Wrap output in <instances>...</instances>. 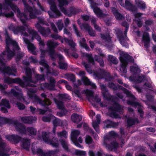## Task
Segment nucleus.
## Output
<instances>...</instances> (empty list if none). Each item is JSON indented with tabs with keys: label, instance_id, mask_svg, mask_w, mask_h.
I'll use <instances>...</instances> for the list:
<instances>
[{
	"label": "nucleus",
	"instance_id": "obj_14",
	"mask_svg": "<svg viewBox=\"0 0 156 156\" xmlns=\"http://www.w3.org/2000/svg\"><path fill=\"white\" fill-rule=\"evenodd\" d=\"M2 121L5 124H8L9 125L14 126L17 131L20 132V122L17 120H14L12 119L6 118H2Z\"/></svg>",
	"mask_w": 156,
	"mask_h": 156
},
{
	"label": "nucleus",
	"instance_id": "obj_59",
	"mask_svg": "<svg viewBox=\"0 0 156 156\" xmlns=\"http://www.w3.org/2000/svg\"><path fill=\"white\" fill-rule=\"evenodd\" d=\"M127 64L121 63V68L120 69V70L123 73H126L127 69L126 66Z\"/></svg>",
	"mask_w": 156,
	"mask_h": 156
},
{
	"label": "nucleus",
	"instance_id": "obj_34",
	"mask_svg": "<svg viewBox=\"0 0 156 156\" xmlns=\"http://www.w3.org/2000/svg\"><path fill=\"white\" fill-rule=\"evenodd\" d=\"M129 40V39L126 35V37H124L123 38L119 40L120 43L123 47H124L126 48H129V45L127 42V41Z\"/></svg>",
	"mask_w": 156,
	"mask_h": 156
},
{
	"label": "nucleus",
	"instance_id": "obj_13",
	"mask_svg": "<svg viewBox=\"0 0 156 156\" xmlns=\"http://www.w3.org/2000/svg\"><path fill=\"white\" fill-rule=\"evenodd\" d=\"M121 63L128 64L129 62H133L134 61L133 58L127 53H123L120 55L119 58Z\"/></svg>",
	"mask_w": 156,
	"mask_h": 156
},
{
	"label": "nucleus",
	"instance_id": "obj_12",
	"mask_svg": "<svg viewBox=\"0 0 156 156\" xmlns=\"http://www.w3.org/2000/svg\"><path fill=\"white\" fill-rule=\"evenodd\" d=\"M100 87L102 90V93L103 98L108 101L112 102L115 98L114 96L110 95L108 93V90L106 86L104 84H102L100 85Z\"/></svg>",
	"mask_w": 156,
	"mask_h": 156
},
{
	"label": "nucleus",
	"instance_id": "obj_28",
	"mask_svg": "<svg viewBox=\"0 0 156 156\" xmlns=\"http://www.w3.org/2000/svg\"><path fill=\"white\" fill-rule=\"evenodd\" d=\"M23 148L27 151H29L30 145V140L27 138H23L22 140Z\"/></svg>",
	"mask_w": 156,
	"mask_h": 156
},
{
	"label": "nucleus",
	"instance_id": "obj_1",
	"mask_svg": "<svg viewBox=\"0 0 156 156\" xmlns=\"http://www.w3.org/2000/svg\"><path fill=\"white\" fill-rule=\"evenodd\" d=\"M22 1L24 5V12L22 13L20 12V21L22 23L23 25L20 26V33L21 30L25 31L27 29L28 32L32 35V39H36L38 41L39 45L44 47L45 46L44 41L41 40V36L35 30L29 28V26L27 23V21L31 19L37 18V15H41V12L36 8L32 7L27 3L28 2H31V0Z\"/></svg>",
	"mask_w": 156,
	"mask_h": 156
},
{
	"label": "nucleus",
	"instance_id": "obj_10",
	"mask_svg": "<svg viewBox=\"0 0 156 156\" xmlns=\"http://www.w3.org/2000/svg\"><path fill=\"white\" fill-rule=\"evenodd\" d=\"M5 42L6 47L9 48L10 46H12V49L18 50L20 49V47L17 42L10 38L8 33L7 31L5 33Z\"/></svg>",
	"mask_w": 156,
	"mask_h": 156
},
{
	"label": "nucleus",
	"instance_id": "obj_11",
	"mask_svg": "<svg viewBox=\"0 0 156 156\" xmlns=\"http://www.w3.org/2000/svg\"><path fill=\"white\" fill-rule=\"evenodd\" d=\"M50 9L51 11H48V13L51 18H57L62 16L60 12L57 9L55 4L50 5Z\"/></svg>",
	"mask_w": 156,
	"mask_h": 156
},
{
	"label": "nucleus",
	"instance_id": "obj_41",
	"mask_svg": "<svg viewBox=\"0 0 156 156\" xmlns=\"http://www.w3.org/2000/svg\"><path fill=\"white\" fill-rule=\"evenodd\" d=\"M135 1L136 4L138 6L140 7V9L143 10L146 8V5L144 2L141 1L140 0L138 1L135 0Z\"/></svg>",
	"mask_w": 156,
	"mask_h": 156
},
{
	"label": "nucleus",
	"instance_id": "obj_40",
	"mask_svg": "<svg viewBox=\"0 0 156 156\" xmlns=\"http://www.w3.org/2000/svg\"><path fill=\"white\" fill-rule=\"evenodd\" d=\"M28 49L30 53L34 55H36L37 53L35 51L36 49L35 47L33 44L30 43L27 46Z\"/></svg>",
	"mask_w": 156,
	"mask_h": 156
},
{
	"label": "nucleus",
	"instance_id": "obj_61",
	"mask_svg": "<svg viewBox=\"0 0 156 156\" xmlns=\"http://www.w3.org/2000/svg\"><path fill=\"white\" fill-rule=\"evenodd\" d=\"M96 61L99 62L100 66L102 67L104 66V63L102 58L98 56L96 58Z\"/></svg>",
	"mask_w": 156,
	"mask_h": 156
},
{
	"label": "nucleus",
	"instance_id": "obj_64",
	"mask_svg": "<svg viewBox=\"0 0 156 156\" xmlns=\"http://www.w3.org/2000/svg\"><path fill=\"white\" fill-rule=\"evenodd\" d=\"M85 93L86 96L88 97H92L94 96V92L89 89H87L86 90Z\"/></svg>",
	"mask_w": 156,
	"mask_h": 156
},
{
	"label": "nucleus",
	"instance_id": "obj_8",
	"mask_svg": "<svg viewBox=\"0 0 156 156\" xmlns=\"http://www.w3.org/2000/svg\"><path fill=\"white\" fill-rule=\"evenodd\" d=\"M37 129L33 127H28L27 128L20 123V134H28L30 135H35L37 134Z\"/></svg>",
	"mask_w": 156,
	"mask_h": 156
},
{
	"label": "nucleus",
	"instance_id": "obj_38",
	"mask_svg": "<svg viewBox=\"0 0 156 156\" xmlns=\"http://www.w3.org/2000/svg\"><path fill=\"white\" fill-rule=\"evenodd\" d=\"M67 79L72 82L76 81V77L75 75L71 73H67L65 74Z\"/></svg>",
	"mask_w": 156,
	"mask_h": 156
},
{
	"label": "nucleus",
	"instance_id": "obj_47",
	"mask_svg": "<svg viewBox=\"0 0 156 156\" xmlns=\"http://www.w3.org/2000/svg\"><path fill=\"white\" fill-rule=\"evenodd\" d=\"M67 132L65 130H63L61 132L57 133V135L58 137H63L65 138L67 136Z\"/></svg>",
	"mask_w": 156,
	"mask_h": 156
},
{
	"label": "nucleus",
	"instance_id": "obj_52",
	"mask_svg": "<svg viewBox=\"0 0 156 156\" xmlns=\"http://www.w3.org/2000/svg\"><path fill=\"white\" fill-rule=\"evenodd\" d=\"M35 78L38 81H44L45 80V76L44 74H37L35 76Z\"/></svg>",
	"mask_w": 156,
	"mask_h": 156
},
{
	"label": "nucleus",
	"instance_id": "obj_39",
	"mask_svg": "<svg viewBox=\"0 0 156 156\" xmlns=\"http://www.w3.org/2000/svg\"><path fill=\"white\" fill-rule=\"evenodd\" d=\"M100 35L101 38L105 41L109 42L111 40V38L109 34H101Z\"/></svg>",
	"mask_w": 156,
	"mask_h": 156
},
{
	"label": "nucleus",
	"instance_id": "obj_3",
	"mask_svg": "<svg viewBox=\"0 0 156 156\" xmlns=\"http://www.w3.org/2000/svg\"><path fill=\"white\" fill-rule=\"evenodd\" d=\"M57 42H54L51 40H49L47 41V45L48 47V52L50 57L53 61H55L56 56H58L59 61H62L64 58L63 56L60 54L56 53L55 48L58 45Z\"/></svg>",
	"mask_w": 156,
	"mask_h": 156
},
{
	"label": "nucleus",
	"instance_id": "obj_55",
	"mask_svg": "<svg viewBox=\"0 0 156 156\" xmlns=\"http://www.w3.org/2000/svg\"><path fill=\"white\" fill-rule=\"evenodd\" d=\"M81 80L85 85L89 86L90 84V81L86 76L82 77Z\"/></svg>",
	"mask_w": 156,
	"mask_h": 156
},
{
	"label": "nucleus",
	"instance_id": "obj_37",
	"mask_svg": "<svg viewBox=\"0 0 156 156\" xmlns=\"http://www.w3.org/2000/svg\"><path fill=\"white\" fill-rule=\"evenodd\" d=\"M58 6L60 8V9L62 13L63 12V8H65L63 6L64 5H67L68 4V2L66 0H58Z\"/></svg>",
	"mask_w": 156,
	"mask_h": 156
},
{
	"label": "nucleus",
	"instance_id": "obj_26",
	"mask_svg": "<svg viewBox=\"0 0 156 156\" xmlns=\"http://www.w3.org/2000/svg\"><path fill=\"white\" fill-rule=\"evenodd\" d=\"M21 119L23 123L30 124H32L34 121L33 117L30 116L22 117Z\"/></svg>",
	"mask_w": 156,
	"mask_h": 156
},
{
	"label": "nucleus",
	"instance_id": "obj_42",
	"mask_svg": "<svg viewBox=\"0 0 156 156\" xmlns=\"http://www.w3.org/2000/svg\"><path fill=\"white\" fill-rule=\"evenodd\" d=\"M55 117L53 115L51 114H49L48 115L43 116L42 119L43 121L47 122H50L51 119Z\"/></svg>",
	"mask_w": 156,
	"mask_h": 156
},
{
	"label": "nucleus",
	"instance_id": "obj_17",
	"mask_svg": "<svg viewBox=\"0 0 156 156\" xmlns=\"http://www.w3.org/2000/svg\"><path fill=\"white\" fill-rule=\"evenodd\" d=\"M49 83H44L43 84L44 87L47 89L50 90H55V84L56 81L54 78L51 77L49 80Z\"/></svg>",
	"mask_w": 156,
	"mask_h": 156
},
{
	"label": "nucleus",
	"instance_id": "obj_51",
	"mask_svg": "<svg viewBox=\"0 0 156 156\" xmlns=\"http://www.w3.org/2000/svg\"><path fill=\"white\" fill-rule=\"evenodd\" d=\"M1 103L2 105L5 106L8 108H10V106L9 101L6 99H2L1 101Z\"/></svg>",
	"mask_w": 156,
	"mask_h": 156
},
{
	"label": "nucleus",
	"instance_id": "obj_58",
	"mask_svg": "<svg viewBox=\"0 0 156 156\" xmlns=\"http://www.w3.org/2000/svg\"><path fill=\"white\" fill-rule=\"evenodd\" d=\"M127 103L128 105L135 107H136L137 106H139L140 105L139 102L131 100H128Z\"/></svg>",
	"mask_w": 156,
	"mask_h": 156
},
{
	"label": "nucleus",
	"instance_id": "obj_43",
	"mask_svg": "<svg viewBox=\"0 0 156 156\" xmlns=\"http://www.w3.org/2000/svg\"><path fill=\"white\" fill-rule=\"evenodd\" d=\"M55 119L53 121V126H62V122L59 119L54 117Z\"/></svg>",
	"mask_w": 156,
	"mask_h": 156
},
{
	"label": "nucleus",
	"instance_id": "obj_45",
	"mask_svg": "<svg viewBox=\"0 0 156 156\" xmlns=\"http://www.w3.org/2000/svg\"><path fill=\"white\" fill-rule=\"evenodd\" d=\"M84 55L85 57L87 58L88 61L90 63H92L93 65L94 64V61L92 54H89L87 53H85Z\"/></svg>",
	"mask_w": 156,
	"mask_h": 156
},
{
	"label": "nucleus",
	"instance_id": "obj_31",
	"mask_svg": "<svg viewBox=\"0 0 156 156\" xmlns=\"http://www.w3.org/2000/svg\"><path fill=\"white\" fill-rule=\"evenodd\" d=\"M136 122L137 123H139V121L137 119H133L131 117L127 118V123L128 126L130 127L134 125Z\"/></svg>",
	"mask_w": 156,
	"mask_h": 156
},
{
	"label": "nucleus",
	"instance_id": "obj_63",
	"mask_svg": "<svg viewBox=\"0 0 156 156\" xmlns=\"http://www.w3.org/2000/svg\"><path fill=\"white\" fill-rule=\"evenodd\" d=\"M5 16L7 18L12 17L14 16V14L12 11L7 13H2L1 16Z\"/></svg>",
	"mask_w": 156,
	"mask_h": 156
},
{
	"label": "nucleus",
	"instance_id": "obj_4",
	"mask_svg": "<svg viewBox=\"0 0 156 156\" xmlns=\"http://www.w3.org/2000/svg\"><path fill=\"white\" fill-rule=\"evenodd\" d=\"M27 94L30 98L32 99L34 98L35 100L40 105L47 109L48 108V106L52 103L50 99L47 98V95L44 93H41L40 95L42 98H44L43 100L41 99L38 96L35 95L34 93L28 92Z\"/></svg>",
	"mask_w": 156,
	"mask_h": 156
},
{
	"label": "nucleus",
	"instance_id": "obj_23",
	"mask_svg": "<svg viewBox=\"0 0 156 156\" xmlns=\"http://www.w3.org/2000/svg\"><path fill=\"white\" fill-rule=\"evenodd\" d=\"M142 39L144 41L145 47L146 48H148L149 47V44L150 42V38L148 33L147 32L143 34Z\"/></svg>",
	"mask_w": 156,
	"mask_h": 156
},
{
	"label": "nucleus",
	"instance_id": "obj_35",
	"mask_svg": "<svg viewBox=\"0 0 156 156\" xmlns=\"http://www.w3.org/2000/svg\"><path fill=\"white\" fill-rule=\"evenodd\" d=\"M86 40L84 38H82L81 41H79L80 46L86 49L87 51H90V49L88 45L86 43Z\"/></svg>",
	"mask_w": 156,
	"mask_h": 156
},
{
	"label": "nucleus",
	"instance_id": "obj_62",
	"mask_svg": "<svg viewBox=\"0 0 156 156\" xmlns=\"http://www.w3.org/2000/svg\"><path fill=\"white\" fill-rule=\"evenodd\" d=\"M85 141L87 144H89L92 143L93 140L90 136L87 135L85 137Z\"/></svg>",
	"mask_w": 156,
	"mask_h": 156
},
{
	"label": "nucleus",
	"instance_id": "obj_44",
	"mask_svg": "<svg viewBox=\"0 0 156 156\" xmlns=\"http://www.w3.org/2000/svg\"><path fill=\"white\" fill-rule=\"evenodd\" d=\"M53 100L59 109H62L64 108L63 103L62 101L58 100L55 98H54Z\"/></svg>",
	"mask_w": 156,
	"mask_h": 156
},
{
	"label": "nucleus",
	"instance_id": "obj_20",
	"mask_svg": "<svg viewBox=\"0 0 156 156\" xmlns=\"http://www.w3.org/2000/svg\"><path fill=\"white\" fill-rule=\"evenodd\" d=\"M81 28H83L85 30H87L89 34L91 37L95 36V32L94 30H93L90 27L89 24L88 23H83L81 26Z\"/></svg>",
	"mask_w": 156,
	"mask_h": 156
},
{
	"label": "nucleus",
	"instance_id": "obj_46",
	"mask_svg": "<svg viewBox=\"0 0 156 156\" xmlns=\"http://www.w3.org/2000/svg\"><path fill=\"white\" fill-rule=\"evenodd\" d=\"M108 60L114 64H117L118 62L117 59L115 57L111 55H108Z\"/></svg>",
	"mask_w": 156,
	"mask_h": 156
},
{
	"label": "nucleus",
	"instance_id": "obj_30",
	"mask_svg": "<svg viewBox=\"0 0 156 156\" xmlns=\"http://www.w3.org/2000/svg\"><path fill=\"white\" fill-rule=\"evenodd\" d=\"M106 145L108 149L110 151L113 149H117L119 147V144L116 141L111 142L110 144H106Z\"/></svg>",
	"mask_w": 156,
	"mask_h": 156
},
{
	"label": "nucleus",
	"instance_id": "obj_7",
	"mask_svg": "<svg viewBox=\"0 0 156 156\" xmlns=\"http://www.w3.org/2000/svg\"><path fill=\"white\" fill-rule=\"evenodd\" d=\"M0 64L1 66H4L3 68L0 67V70L3 73L6 74L9 76H15V73L16 72V69L14 68H11L9 66H5V63L1 58H0Z\"/></svg>",
	"mask_w": 156,
	"mask_h": 156
},
{
	"label": "nucleus",
	"instance_id": "obj_15",
	"mask_svg": "<svg viewBox=\"0 0 156 156\" xmlns=\"http://www.w3.org/2000/svg\"><path fill=\"white\" fill-rule=\"evenodd\" d=\"M35 25L38 31L44 36L47 37L48 34L51 33L50 30L48 27L45 29L38 23L35 24Z\"/></svg>",
	"mask_w": 156,
	"mask_h": 156
},
{
	"label": "nucleus",
	"instance_id": "obj_22",
	"mask_svg": "<svg viewBox=\"0 0 156 156\" xmlns=\"http://www.w3.org/2000/svg\"><path fill=\"white\" fill-rule=\"evenodd\" d=\"M32 77L29 76H23V81L20 78V86L25 87L28 83H30Z\"/></svg>",
	"mask_w": 156,
	"mask_h": 156
},
{
	"label": "nucleus",
	"instance_id": "obj_56",
	"mask_svg": "<svg viewBox=\"0 0 156 156\" xmlns=\"http://www.w3.org/2000/svg\"><path fill=\"white\" fill-rule=\"evenodd\" d=\"M62 111L59 112H57V115L60 117H62L63 116L65 115L67 113L68 111L65 108H63L62 109Z\"/></svg>",
	"mask_w": 156,
	"mask_h": 156
},
{
	"label": "nucleus",
	"instance_id": "obj_6",
	"mask_svg": "<svg viewBox=\"0 0 156 156\" xmlns=\"http://www.w3.org/2000/svg\"><path fill=\"white\" fill-rule=\"evenodd\" d=\"M112 102L113 103V106H110L108 109L112 111L110 114L113 116L115 118H119V115L116 112L119 113H123L124 106L120 105L118 102L115 101L114 99Z\"/></svg>",
	"mask_w": 156,
	"mask_h": 156
},
{
	"label": "nucleus",
	"instance_id": "obj_60",
	"mask_svg": "<svg viewBox=\"0 0 156 156\" xmlns=\"http://www.w3.org/2000/svg\"><path fill=\"white\" fill-rule=\"evenodd\" d=\"M73 28L74 31L77 37H80V32L78 30V28L76 24H74L73 25Z\"/></svg>",
	"mask_w": 156,
	"mask_h": 156
},
{
	"label": "nucleus",
	"instance_id": "obj_50",
	"mask_svg": "<svg viewBox=\"0 0 156 156\" xmlns=\"http://www.w3.org/2000/svg\"><path fill=\"white\" fill-rule=\"evenodd\" d=\"M58 96L61 99H66L70 100L71 99L70 97L68 94L66 93L59 94Z\"/></svg>",
	"mask_w": 156,
	"mask_h": 156
},
{
	"label": "nucleus",
	"instance_id": "obj_36",
	"mask_svg": "<svg viewBox=\"0 0 156 156\" xmlns=\"http://www.w3.org/2000/svg\"><path fill=\"white\" fill-rule=\"evenodd\" d=\"M80 134V132L78 130H75L73 131L72 132L71 134V137L72 141L77 140V137Z\"/></svg>",
	"mask_w": 156,
	"mask_h": 156
},
{
	"label": "nucleus",
	"instance_id": "obj_2",
	"mask_svg": "<svg viewBox=\"0 0 156 156\" xmlns=\"http://www.w3.org/2000/svg\"><path fill=\"white\" fill-rule=\"evenodd\" d=\"M100 73L103 77L105 78L106 81H109L108 86L110 88L114 90H116L118 89L121 90L123 91L124 93L126 94L128 97L134 100L136 99L134 96L131 93L130 91L125 88L119 84L116 85L113 83L109 82L113 80L115 78L113 76L110 75V73L107 72L104 70L102 69L101 70Z\"/></svg>",
	"mask_w": 156,
	"mask_h": 156
},
{
	"label": "nucleus",
	"instance_id": "obj_25",
	"mask_svg": "<svg viewBox=\"0 0 156 156\" xmlns=\"http://www.w3.org/2000/svg\"><path fill=\"white\" fill-rule=\"evenodd\" d=\"M111 9L117 20H120L122 19L123 18L122 15L118 12V10L115 7H112Z\"/></svg>",
	"mask_w": 156,
	"mask_h": 156
},
{
	"label": "nucleus",
	"instance_id": "obj_33",
	"mask_svg": "<svg viewBox=\"0 0 156 156\" xmlns=\"http://www.w3.org/2000/svg\"><path fill=\"white\" fill-rule=\"evenodd\" d=\"M93 11L97 16L99 17H103L105 16V15L103 13L100 8L96 7L94 8Z\"/></svg>",
	"mask_w": 156,
	"mask_h": 156
},
{
	"label": "nucleus",
	"instance_id": "obj_57",
	"mask_svg": "<svg viewBox=\"0 0 156 156\" xmlns=\"http://www.w3.org/2000/svg\"><path fill=\"white\" fill-rule=\"evenodd\" d=\"M140 70L139 68L135 66H132L130 67V71L133 73L134 74H137L138 73Z\"/></svg>",
	"mask_w": 156,
	"mask_h": 156
},
{
	"label": "nucleus",
	"instance_id": "obj_48",
	"mask_svg": "<svg viewBox=\"0 0 156 156\" xmlns=\"http://www.w3.org/2000/svg\"><path fill=\"white\" fill-rule=\"evenodd\" d=\"M58 66L60 69H66L68 66L67 63H64L62 61H59L58 62Z\"/></svg>",
	"mask_w": 156,
	"mask_h": 156
},
{
	"label": "nucleus",
	"instance_id": "obj_24",
	"mask_svg": "<svg viewBox=\"0 0 156 156\" xmlns=\"http://www.w3.org/2000/svg\"><path fill=\"white\" fill-rule=\"evenodd\" d=\"M71 119L72 121L76 123L80 122L82 119V116L76 113H73L71 116Z\"/></svg>",
	"mask_w": 156,
	"mask_h": 156
},
{
	"label": "nucleus",
	"instance_id": "obj_19",
	"mask_svg": "<svg viewBox=\"0 0 156 156\" xmlns=\"http://www.w3.org/2000/svg\"><path fill=\"white\" fill-rule=\"evenodd\" d=\"M7 140L10 142L17 143L20 141V136L15 135H8L5 136Z\"/></svg>",
	"mask_w": 156,
	"mask_h": 156
},
{
	"label": "nucleus",
	"instance_id": "obj_27",
	"mask_svg": "<svg viewBox=\"0 0 156 156\" xmlns=\"http://www.w3.org/2000/svg\"><path fill=\"white\" fill-rule=\"evenodd\" d=\"M4 82L9 84L12 83H18L20 84V77L15 79H11L9 77H8L4 79Z\"/></svg>",
	"mask_w": 156,
	"mask_h": 156
},
{
	"label": "nucleus",
	"instance_id": "obj_9",
	"mask_svg": "<svg viewBox=\"0 0 156 156\" xmlns=\"http://www.w3.org/2000/svg\"><path fill=\"white\" fill-rule=\"evenodd\" d=\"M63 13L69 17L82 12V10L81 9L74 6L70 7L68 10H67L66 8H63Z\"/></svg>",
	"mask_w": 156,
	"mask_h": 156
},
{
	"label": "nucleus",
	"instance_id": "obj_29",
	"mask_svg": "<svg viewBox=\"0 0 156 156\" xmlns=\"http://www.w3.org/2000/svg\"><path fill=\"white\" fill-rule=\"evenodd\" d=\"M59 141L65 151L68 152L70 151L68 147V144L66 141L63 139H60L59 140Z\"/></svg>",
	"mask_w": 156,
	"mask_h": 156
},
{
	"label": "nucleus",
	"instance_id": "obj_21",
	"mask_svg": "<svg viewBox=\"0 0 156 156\" xmlns=\"http://www.w3.org/2000/svg\"><path fill=\"white\" fill-rule=\"evenodd\" d=\"M2 139L0 135V156H9V154L4 153L6 146L5 143L2 141Z\"/></svg>",
	"mask_w": 156,
	"mask_h": 156
},
{
	"label": "nucleus",
	"instance_id": "obj_53",
	"mask_svg": "<svg viewBox=\"0 0 156 156\" xmlns=\"http://www.w3.org/2000/svg\"><path fill=\"white\" fill-rule=\"evenodd\" d=\"M92 125L96 132L98 133H100V130L99 127V124H98V123L96 121H94L92 122Z\"/></svg>",
	"mask_w": 156,
	"mask_h": 156
},
{
	"label": "nucleus",
	"instance_id": "obj_16",
	"mask_svg": "<svg viewBox=\"0 0 156 156\" xmlns=\"http://www.w3.org/2000/svg\"><path fill=\"white\" fill-rule=\"evenodd\" d=\"M17 0H5V3L9 6L11 9L15 12H17V16L20 19V9L16 5L12 3L13 1H16Z\"/></svg>",
	"mask_w": 156,
	"mask_h": 156
},
{
	"label": "nucleus",
	"instance_id": "obj_54",
	"mask_svg": "<svg viewBox=\"0 0 156 156\" xmlns=\"http://www.w3.org/2000/svg\"><path fill=\"white\" fill-rule=\"evenodd\" d=\"M116 32V34L119 40L125 37L123 35L122 32L120 30H117Z\"/></svg>",
	"mask_w": 156,
	"mask_h": 156
},
{
	"label": "nucleus",
	"instance_id": "obj_49",
	"mask_svg": "<svg viewBox=\"0 0 156 156\" xmlns=\"http://www.w3.org/2000/svg\"><path fill=\"white\" fill-rule=\"evenodd\" d=\"M40 65L44 67L47 69L48 71L49 70V66L48 64L45 62L44 59H41V61L39 62Z\"/></svg>",
	"mask_w": 156,
	"mask_h": 156
},
{
	"label": "nucleus",
	"instance_id": "obj_32",
	"mask_svg": "<svg viewBox=\"0 0 156 156\" xmlns=\"http://www.w3.org/2000/svg\"><path fill=\"white\" fill-rule=\"evenodd\" d=\"M6 50L7 53V56L9 59H11L15 54L16 49H12V50H10L9 48L6 47Z\"/></svg>",
	"mask_w": 156,
	"mask_h": 156
},
{
	"label": "nucleus",
	"instance_id": "obj_18",
	"mask_svg": "<svg viewBox=\"0 0 156 156\" xmlns=\"http://www.w3.org/2000/svg\"><path fill=\"white\" fill-rule=\"evenodd\" d=\"M37 154L39 155L38 156H51L56 154L57 153L56 150L49 151L47 152H44L43 150L40 148L37 149Z\"/></svg>",
	"mask_w": 156,
	"mask_h": 156
},
{
	"label": "nucleus",
	"instance_id": "obj_5",
	"mask_svg": "<svg viewBox=\"0 0 156 156\" xmlns=\"http://www.w3.org/2000/svg\"><path fill=\"white\" fill-rule=\"evenodd\" d=\"M42 139L45 143L51 145L54 147H58L59 144L57 138L54 136L50 132L44 131L42 133Z\"/></svg>",
	"mask_w": 156,
	"mask_h": 156
}]
</instances>
